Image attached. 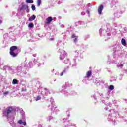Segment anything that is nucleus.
<instances>
[{"instance_id":"1","label":"nucleus","mask_w":127,"mask_h":127,"mask_svg":"<svg viewBox=\"0 0 127 127\" xmlns=\"http://www.w3.org/2000/svg\"><path fill=\"white\" fill-rule=\"evenodd\" d=\"M18 47L16 46H12L10 48L9 54L12 57H16L18 55V53L15 52V50H17Z\"/></svg>"},{"instance_id":"2","label":"nucleus","mask_w":127,"mask_h":127,"mask_svg":"<svg viewBox=\"0 0 127 127\" xmlns=\"http://www.w3.org/2000/svg\"><path fill=\"white\" fill-rule=\"evenodd\" d=\"M13 110L14 109L11 107H9L7 108H6L5 111L6 116L8 117L9 115L13 112Z\"/></svg>"},{"instance_id":"3","label":"nucleus","mask_w":127,"mask_h":127,"mask_svg":"<svg viewBox=\"0 0 127 127\" xmlns=\"http://www.w3.org/2000/svg\"><path fill=\"white\" fill-rule=\"evenodd\" d=\"M104 9V6L103 5H100L98 9V14H102V11Z\"/></svg>"},{"instance_id":"4","label":"nucleus","mask_w":127,"mask_h":127,"mask_svg":"<svg viewBox=\"0 0 127 127\" xmlns=\"http://www.w3.org/2000/svg\"><path fill=\"white\" fill-rule=\"evenodd\" d=\"M52 20H53V18L52 17H48L46 19L45 23H47V24H49V23H50Z\"/></svg>"},{"instance_id":"5","label":"nucleus","mask_w":127,"mask_h":127,"mask_svg":"<svg viewBox=\"0 0 127 127\" xmlns=\"http://www.w3.org/2000/svg\"><path fill=\"white\" fill-rule=\"evenodd\" d=\"M27 8H28V5L24 4L20 8V11H21V10H25V9H27Z\"/></svg>"},{"instance_id":"6","label":"nucleus","mask_w":127,"mask_h":127,"mask_svg":"<svg viewBox=\"0 0 127 127\" xmlns=\"http://www.w3.org/2000/svg\"><path fill=\"white\" fill-rule=\"evenodd\" d=\"M18 124H19L20 125H23V126H26V122L25 121H22V120H20L18 122Z\"/></svg>"},{"instance_id":"7","label":"nucleus","mask_w":127,"mask_h":127,"mask_svg":"<svg viewBox=\"0 0 127 127\" xmlns=\"http://www.w3.org/2000/svg\"><path fill=\"white\" fill-rule=\"evenodd\" d=\"M92 76V70H89L86 73L87 78H90Z\"/></svg>"},{"instance_id":"8","label":"nucleus","mask_w":127,"mask_h":127,"mask_svg":"<svg viewBox=\"0 0 127 127\" xmlns=\"http://www.w3.org/2000/svg\"><path fill=\"white\" fill-rule=\"evenodd\" d=\"M35 18H36V16H35V15H33L31 16V17H30L29 18V21H32L34 20L35 19Z\"/></svg>"},{"instance_id":"9","label":"nucleus","mask_w":127,"mask_h":127,"mask_svg":"<svg viewBox=\"0 0 127 127\" xmlns=\"http://www.w3.org/2000/svg\"><path fill=\"white\" fill-rule=\"evenodd\" d=\"M121 43L122 45H124V46H126L127 45V43L126 42V40L125 39L123 38L121 39Z\"/></svg>"},{"instance_id":"10","label":"nucleus","mask_w":127,"mask_h":127,"mask_svg":"<svg viewBox=\"0 0 127 127\" xmlns=\"http://www.w3.org/2000/svg\"><path fill=\"white\" fill-rule=\"evenodd\" d=\"M17 83H18V81L17 79H14L13 80V81H12L13 85H16V84H17Z\"/></svg>"},{"instance_id":"11","label":"nucleus","mask_w":127,"mask_h":127,"mask_svg":"<svg viewBox=\"0 0 127 127\" xmlns=\"http://www.w3.org/2000/svg\"><path fill=\"white\" fill-rule=\"evenodd\" d=\"M34 26V24L33 23H30L28 25V27H30V28H33Z\"/></svg>"},{"instance_id":"12","label":"nucleus","mask_w":127,"mask_h":127,"mask_svg":"<svg viewBox=\"0 0 127 127\" xmlns=\"http://www.w3.org/2000/svg\"><path fill=\"white\" fill-rule=\"evenodd\" d=\"M60 58L61 60H63L65 58V55L61 54L60 56Z\"/></svg>"},{"instance_id":"13","label":"nucleus","mask_w":127,"mask_h":127,"mask_svg":"<svg viewBox=\"0 0 127 127\" xmlns=\"http://www.w3.org/2000/svg\"><path fill=\"white\" fill-rule=\"evenodd\" d=\"M26 3H33V0H26Z\"/></svg>"},{"instance_id":"14","label":"nucleus","mask_w":127,"mask_h":127,"mask_svg":"<svg viewBox=\"0 0 127 127\" xmlns=\"http://www.w3.org/2000/svg\"><path fill=\"white\" fill-rule=\"evenodd\" d=\"M37 3L38 6H40V5L41 4V0H37Z\"/></svg>"},{"instance_id":"15","label":"nucleus","mask_w":127,"mask_h":127,"mask_svg":"<svg viewBox=\"0 0 127 127\" xmlns=\"http://www.w3.org/2000/svg\"><path fill=\"white\" fill-rule=\"evenodd\" d=\"M31 8L32 10H35V9H36V8L35 7V6L34 5H32L31 6Z\"/></svg>"},{"instance_id":"16","label":"nucleus","mask_w":127,"mask_h":127,"mask_svg":"<svg viewBox=\"0 0 127 127\" xmlns=\"http://www.w3.org/2000/svg\"><path fill=\"white\" fill-rule=\"evenodd\" d=\"M41 99V97H40V96H38L36 97V101H38Z\"/></svg>"},{"instance_id":"17","label":"nucleus","mask_w":127,"mask_h":127,"mask_svg":"<svg viewBox=\"0 0 127 127\" xmlns=\"http://www.w3.org/2000/svg\"><path fill=\"white\" fill-rule=\"evenodd\" d=\"M114 89V86L113 85H110L109 87V90H111V91H113Z\"/></svg>"},{"instance_id":"18","label":"nucleus","mask_w":127,"mask_h":127,"mask_svg":"<svg viewBox=\"0 0 127 127\" xmlns=\"http://www.w3.org/2000/svg\"><path fill=\"white\" fill-rule=\"evenodd\" d=\"M8 94H9V92L8 91H5L4 92H3V95H8Z\"/></svg>"},{"instance_id":"19","label":"nucleus","mask_w":127,"mask_h":127,"mask_svg":"<svg viewBox=\"0 0 127 127\" xmlns=\"http://www.w3.org/2000/svg\"><path fill=\"white\" fill-rule=\"evenodd\" d=\"M64 63H65V64H68V63H69V60H68V59L65 60Z\"/></svg>"},{"instance_id":"20","label":"nucleus","mask_w":127,"mask_h":127,"mask_svg":"<svg viewBox=\"0 0 127 127\" xmlns=\"http://www.w3.org/2000/svg\"><path fill=\"white\" fill-rule=\"evenodd\" d=\"M77 41H78V39H77V38H75L74 39V42H77Z\"/></svg>"},{"instance_id":"21","label":"nucleus","mask_w":127,"mask_h":127,"mask_svg":"<svg viewBox=\"0 0 127 127\" xmlns=\"http://www.w3.org/2000/svg\"><path fill=\"white\" fill-rule=\"evenodd\" d=\"M71 37L72 38H75V37H76V35L75 34H73Z\"/></svg>"},{"instance_id":"22","label":"nucleus","mask_w":127,"mask_h":127,"mask_svg":"<svg viewBox=\"0 0 127 127\" xmlns=\"http://www.w3.org/2000/svg\"><path fill=\"white\" fill-rule=\"evenodd\" d=\"M26 11H27V12L28 13L29 12L30 10H29V9H28V8H27L26 9Z\"/></svg>"},{"instance_id":"23","label":"nucleus","mask_w":127,"mask_h":127,"mask_svg":"<svg viewBox=\"0 0 127 127\" xmlns=\"http://www.w3.org/2000/svg\"><path fill=\"white\" fill-rule=\"evenodd\" d=\"M123 66H124V64H120V65H118V67H123Z\"/></svg>"},{"instance_id":"24","label":"nucleus","mask_w":127,"mask_h":127,"mask_svg":"<svg viewBox=\"0 0 127 127\" xmlns=\"http://www.w3.org/2000/svg\"><path fill=\"white\" fill-rule=\"evenodd\" d=\"M27 91L26 89H22V90H21V92H25V91Z\"/></svg>"},{"instance_id":"25","label":"nucleus","mask_w":127,"mask_h":127,"mask_svg":"<svg viewBox=\"0 0 127 127\" xmlns=\"http://www.w3.org/2000/svg\"><path fill=\"white\" fill-rule=\"evenodd\" d=\"M63 74H64L63 72H61L60 74V76H63Z\"/></svg>"},{"instance_id":"26","label":"nucleus","mask_w":127,"mask_h":127,"mask_svg":"<svg viewBox=\"0 0 127 127\" xmlns=\"http://www.w3.org/2000/svg\"><path fill=\"white\" fill-rule=\"evenodd\" d=\"M44 90H45V91H48V89H47V88H45Z\"/></svg>"},{"instance_id":"27","label":"nucleus","mask_w":127,"mask_h":127,"mask_svg":"<svg viewBox=\"0 0 127 127\" xmlns=\"http://www.w3.org/2000/svg\"><path fill=\"white\" fill-rule=\"evenodd\" d=\"M1 23H2V21L0 20V24H1Z\"/></svg>"},{"instance_id":"28","label":"nucleus","mask_w":127,"mask_h":127,"mask_svg":"<svg viewBox=\"0 0 127 127\" xmlns=\"http://www.w3.org/2000/svg\"><path fill=\"white\" fill-rule=\"evenodd\" d=\"M50 40H54V39H53V38H50Z\"/></svg>"},{"instance_id":"29","label":"nucleus","mask_w":127,"mask_h":127,"mask_svg":"<svg viewBox=\"0 0 127 127\" xmlns=\"http://www.w3.org/2000/svg\"><path fill=\"white\" fill-rule=\"evenodd\" d=\"M109 112H112V110H109Z\"/></svg>"},{"instance_id":"30","label":"nucleus","mask_w":127,"mask_h":127,"mask_svg":"<svg viewBox=\"0 0 127 127\" xmlns=\"http://www.w3.org/2000/svg\"><path fill=\"white\" fill-rule=\"evenodd\" d=\"M106 110H108V108H107L106 109Z\"/></svg>"}]
</instances>
